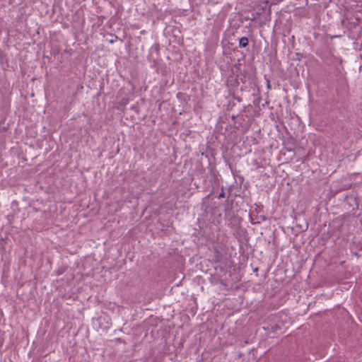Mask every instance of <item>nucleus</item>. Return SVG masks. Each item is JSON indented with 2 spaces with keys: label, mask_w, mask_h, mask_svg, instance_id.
<instances>
[{
  "label": "nucleus",
  "mask_w": 362,
  "mask_h": 362,
  "mask_svg": "<svg viewBox=\"0 0 362 362\" xmlns=\"http://www.w3.org/2000/svg\"><path fill=\"white\" fill-rule=\"evenodd\" d=\"M248 45V39L246 37H243L239 40V46L240 47H245Z\"/></svg>",
  "instance_id": "1"
}]
</instances>
